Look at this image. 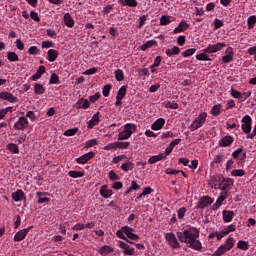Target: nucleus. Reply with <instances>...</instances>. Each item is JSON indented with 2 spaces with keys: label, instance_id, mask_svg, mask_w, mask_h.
<instances>
[{
  "label": "nucleus",
  "instance_id": "f257e3e1",
  "mask_svg": "<svg viewBox=\"0 0 256 256\" xmlns=\"http://www.w3.org/2000/svg\"><path fill=\"white\" fill-rule=\"evenodd\" d=\"M176 235L180 243H186L189 245L190 249L194 251H201V249H203V244L198 240L200 235L199 229L190 228L183 232H177Z\"/></svg>",
  "mask_w": 256,
  "mask_h": 256
},
{
  "label": "nucleus",
  "instance_id": "f03ea898",
  "mask_svg": "<svg viewBox=\"0 0 256 256\" xmlns=\"http://www.w3.org/2000/svg\"><path fill=\"white\" fill-rule=\"evenodd\" d=\"M206 122H207V113L202 112L194 119V121L189 126V129L190 131H197V129H201V127H203Z\"/></svg>",
  "mask_w": 256,
  "mask_h": 256
},
{
  "label": "nucleus",
  "instance_id": "7ed1b4c3",
  "mask_svg": "<svg viewBox=\"0 0 256 256\" xmlns=\"http://www.w3.org/2000/svg\"><path fill=\"white\" fill-rule=\"evenodd\" d=\"M165 239H166V241H168V245H170V247H172V249H180L181 248V244L177 240L175 233H173V232L167 233L165 235Z\"/></svg>",
  "mask_w": 256,
  "mask_h": 256
},
{
  "label": "nucleus",
  "instance_id": "20e7f679",
  "mask_svg": "<svg viewBox=\"0 0 256 256\" xmlns=\"http://www.w3.org/2000/svg\"><path fill=\"white\" fill-rule=\"evenodd\" d=\"M213 202L214 200L210 196H203L199 199L196 209H206L209 205H213Z\"/></svg>",
  "mask_w": 256,
  "mask_h": 256
},
{
  "label": "nucleus",
  "instance_id": "39448f33",
  "mask_svg": "<svg viewBox=\"0 0 256 256\" xmlns=\"http://www.w3.org/2000/svg\"><path fill=\"white\" fill-rule=\"evenodd\" d=\"M251 123H252L251 116L245 115L242 118L241 129H242L243 133H245L246 135H249V133H251Z\"/></svg>",
  "mask_w": 256,
  "mask_h": 256
},
{
  "label": "nucleus",
  "instance_id": "423d86ee",
  "mask_svg": "<svg viewBox=\"0 0 256 256\" xmlns=\"http://www.w3.org/2000/svg\"><path fill=\"white\" fill-rule=\"evenodd\" d=\"M29 127V120L26 117L22 116L18 119V121L14 124V129L16 131H25Z\"/></svg>",
  "mask_w": 256,
  "mask_h": 256
},
{
  "label": "nucleus",
  "instance_id": "0eeeda50",
  "mask_svg": "<svg viewBox=\"0 0 256 256\" xmlns=\"http://www.w3.org/2000/svg\"><path fill=\"white\" fill-rule=\"evenodd\" d=\"M227 47V45L224 42H219L217 44L209 45L206 49H204L205 53H217L218 51H221V49Z\"/></svg>",
  "mask_w": 256,
  "mask_h": 256
},
{
  "label": "nucleus",
  "instance_id": "6e6552de",
  "mask_svg": "<svg viewBox=\"0 0 256 256\" xmlns=\"http://www.w3.org/2000/svg\"><path fill=\"white\" fill-rule=\"evenodd\" d=\"M31 229H33V226H30L28 228H25V229H22V230L18 231L14 235V241L16 243H19L20 241H23V239H25V237H27V234L29 233V231H31Z\"/></svg>",
  "mask_w": 256,
  "mask_h": 256
},
{
  "label": "nucleus",
  "instance_id": "1a4fd4ad",
  "mask_svg": "<svg viewBox=\"0 0 256 256\" xmlns=\"http://www.w3.org/2000/svg\"><path fill=\"white\" fill-rule=\"evenodd\" d=\"M222 179H223L222 183L219 184L218 187L215 186V189H221L222 192H225L226 189H231V187H233V183H234L233 179L231 178H222Z\"/></svg>",
  "mask_w": 256,
  "mask_h": 256
},
{
  "label": "nucleus",
  "instance_id": "9d476101",
  "mask_svg": "<svg viewBox=\"0 0 256 256\" xmlns=\"http://www.w3.org/2000/svg\"><path fill=\"white\" fill-rule=\"evenodd\" d=\"M118 246L120 247V249H123V253L125 255H129V256L135 255V248H131L129 244L120 240L118 242Z\"/></svg>",
  "mask_w": 256,
  "mask_h": 256
},
{
  "label": "nucleus",
  "instance_id": "9b49d317",
  "mask_svg": "<svg viewBox=\"0 0 256 256\" xmlns=\"http://www.w3.org/2000/svg\"><path fill=\"white\" fill-rule=\"evenodd\" d=\"M95 157V152H88L76 159V163L79 165H85V163L91 161Z\"/></svg>",
  "mask_w": 256,
  "mask_h": 256
},
{
  "label": "nucleus",
  "instance_id": "f8f14e48",
  "mask_svg": "<svg viewBox=\"0 0 256 256\" xmlns=\"http://www.w3.org/2000/svg\"><path fill=\"white\" fill-rule=\"evenodd\" d=\"M124 235L131 241H139V235L133 233V228L129 226H123Z\"/></svg>",
  "mask_w": 256,
  "mask_h": 256
},
{
  "label": "nucleus",
  "instance_id": "ddd939ff",
  "mask_svg": "<svg viewBox=\"0 0 256 256\" xmlns=\"http://www.w3.org/2000/svg\"><path fill=\"white\" fill-rule=\"evenodd\" d=\"M229 197V194L227 191L221 192L220 196L217 198L216 202L213 204V210L216 211V209H219L221 205H223V201Z\"/></svg>",
  "mask_w": 256,
  "mask_h": 256
},
{
  "label": "nucleus",
  "instance_id": "4468645a",
  "mask_svg": "<svg viewBox=\"0 0 256 256\" xmlns=\"http://www.w3.org/2000/svg\"><path fill=\"white\" fill-rule=\"evenodd\" d=\"M0 99L3 101H9V103H17V97L13 96L10 92H1Z\"/></svg>",
  "mask_w": 256,
  "mask_h": 256
},
{
  "label": "nucleus",
  "instance_id": "2eb2a0df",
  "mask_svg": "<svg viewBox=\"0 0 256 256\" xmlns=\"http://www.w3.org/2000/svg\"><path fill=\"white\" fill-rule=\"evenodd\" d=\"M222 217L224 223H231V221H233V217H235V212L231 210H224L222 212Z\"/></svg>",
  "mask_w": 256,
  "mask_h": 256
},
{
  "label": "nucleus",
  "instance_id": "dca6fc26",
  "mask_svg": "<svg viewBox=\"0 0 256 256\" xmlns=\"http://www.w3.org/2000/svg\"><path fill=\"white\" fill-rule=\"evenodd\" d=\"M233 137L232 136H224L222 139L219 140L220 147H230L233 145Z\"/></svg>",
  "mask_w": 256,
  "mask_h": 256
},
{
  "label": "nucleus",
  "instance_id": "f3484780",
  "mask_svg": "<svg viewBox=\"0 0 256 256\" xmlns=\"http://www.w3.org/2000/svg\"><path fill=\"white\" fill-rule=\"evenodd\" d=\"M99 121H100V119H99V112H96L92 116L91 120H89L87 122V125H88L87 128L88 129H93V127H95L96 125H99Z\"/></svg>",
  "mask_w": 256,
  "mask_h": 256
},
{
  "label": "nucleus",
  "instance_id": "a211bd4d",
  "mask_svg": "<svg viewBox=\"0 0 256 256\" xmlns=\"http://www.w3.org/2000/svg\"><path fill=\"white\" fill-rule=\"evenodd\" d=\"M165 125V120L163 118H158L152 125L151 129L153 131H161Z\"/></svg>",
  "mask_w": 256,
  "mask_h": 256
},
{
  "label": "nucleus",
  "instance_id": "6ab92c4d",
  "mask_svg": "<svg viewBox=\"0 0 256 256\" xmlns=\"http://www.w3.org/2000/svg\"><path fill=\"white\" fill-rule=\"evenodd\" d=\"M189 29V24L185 21V20H182L179 24H178V27H176L174 29V33L177 34V33H183L184 31H187Z\"/></svg>",
  "mask_w": 256,
  "mask_h": 256
},
{
  "label": "nucleus",
  "instance_id": "aec40b11",
  "mask_svg": "<svg viewBox=\"0 0 256 256\" xmlns=\"http://www.w3.org/2000/svg\"><path fill=\"white\" fill-rule=\"evenodd\" d=\"M100 195H101V197H104V199H109V197H111V195H113V190L107 189V185H103L100 188Z\"/></svg>",
  "mask_w": 256,
  "mask_h": 256
},
{
  "label": "nucleus",
  "instance_id": "412c9836",
  "mask_svg": "<svg viewBox=\"0 0 256 256\" xmlns=\"http://www.w3.org/2000/svg\"><path fill=\"white\" fill-rule=\"evenodd\" d=\"M226 53L227 54L222 57V61L223 63H231V61H233V48H227Z\"/></svg>",
  "mask_w": 256,
  "mask_h": 256
},
{
  "label": "nucleus",
  "instance_id": "4be33fe9",
  "mask_svg": "<svg viewBox=\"0 0 256 256\" xmlns=\"http://www.w3.org/2000/svg\"><path fill=\"white\" fill-rule=\"evenodd\" d=\"M12 199L17 203L19 201H23V199H25V193L23 192V190H17L16 192L12 193Z\"/></svg>",
  "mask_w": 256,
  "mask_h": 256
},
{
  "label": "nucleus",
  "instance_id": "5701e85b",
  "mask_svg": "<svg viewBox=\"0 0 256 256\" xmlns=\"http://www.w3.org/2000/svg\"><path fill=\"white\" fill-rule=\"evenodd\" d=\"M64 24L66 25V27H69L70 29L72 27H75V20H73V17H71V14L66 13L64 15Z\"/></svg>",
  "mask_w": 256,
  "mask_h": 256
},
{
  "label": "nucleus",
  "instance_id": "b1692460",
  "mask_svg": "<svg viewBox=\"0 0 256 256\" xmlns=\"http://www.w3.org/2000/svg\"><path fill=\"white\" fill-rule=\"evenodd\" d=\"M57 57H59V52L57 50H55V49L48 50V58H47V60L50 63H53V62L57 61Z\"/></svg>",
  "mask_w": 256,
  "mask_h": 256
},
{
  "label": "nucleus",
  "instance_id": "393cba45",
  "mask_svg": "<svg viewBox=\"0 0 256 256\" xmlns=\"http://www.w3.org/2000/svg\"><path fill=\"white\" fill-rule=\"evenodd\" d=\"M46 71L47 69H45V66H39L36 73L32 75V81H37V79H41V76L45 74Z\"/></svg>",
  "mask_w": 256,
  "mask_h": 256
},
{
  "label": "nucleus",
  "instance_id": "a878e982",
  "mask_svg": "<svg viewBox=\"0 0 256 256\" xmlns=\"http://www.w3.org/2000/svg\"><path fill=\"white\" fill-rule=\"evenodd\" d=\"M167 155L160 153L156 156H152L149 158L148 163H150V165H154V163H157V161H161L163 159H166Z\"/></svg>",
  "mask_w": 256,
  "mask_h": 256
},
{
  "label": "nucleus",
  "instance_id": "bb28decb",
  "mask_svg": "<svg viewBox=\"0 0 256 256\" xmlns=\"http://www.w3.org/2000/svg\"><path fill=\"white\" fill-rule=\"evenodd\" d=\"M43 195H47L45 192H36V197L38 198L39 205H43V203H49L51 199L48 197H43Z\"/></svg>",
  "mask_w": 256,
  "mask_h": 256
},
{
  "label": "nucleus",
  "instance_id": "cd10ccee",
  "mask_svg": "<svg viewBox=\"0 0 256 256\" xmlns=\"http://www.w3.org/2000/svg\"><path fill=\"white\" fill-rule=\"evenodd\" d=\"M120 4L123 5V7H137L139 5V2L137 0H118Z\"/></svg>",
  "mask_w": 256,
  "mask_h": 256
},
{
  "label": "nucleus",
  "instance_id": "c85d7f7f",
  "mask_svg": "<svg viewBox=\"0 0 256 256\" xmlns=\"http://www.w3.org/2000/svg\"><path fill=\"white\" fill-rule=\"evenodd\" d=\"M223 246L226 247L228 251H231L233 247H235V238L229 236L226 239L225 244H223Z\"/></svg>",
  "mask_w": 256,
  "mask_h": 256
},
{
  "label": "nucleus",
  "instance_id": "c756f323",
  "mask_svg": "<svg viewBox=\"0 0 256 256\" xmlns=\"http://www.w3.org/2000/svg\"><path fill=\"white\" fill-rule=\"evenodd\" d=\"M124 131H127L131 136L133 133L137 131V125L133 123H127L124 125Z\"/></svg>",
  "mask_w": 256,
  "mask_h": 256
},
{
  "label": "nucleus",
  "instance_id": "7c9ffc66",
  "mask_svg": "<svg viewBox=\"0 0 256 256\" xmlns=\"http://www.w3.org/2000/svg\"><path fill=\"white\" fill-rule=\"evenodd\" d=\"M76 105H77V109H89V100L79 99Z\"/></svg>",
  "mask_w": 256,
  "mask_h": 256
},
{
  "label": "nucleus",
  "instance_id": "2f4dec72",
  "mask_svg": "<svg viewBox=\"0 0 256 256\" xmlns=\"http://www.w3.org/2000/svg\"><path fill=\"white\" fill-rule=\"evenodd\" d=\"M179 53H181V49L177 46H174L171 49H166L165 50V54L167 55V57H172V55H179Z\"/></svg>",
  "mask_w": 256,
  "mask_h": 256
},
{
  "label": "nucleus",
  "instance_id": "473e14b6",
  "mask_svg": "<svg viewBox=\"0 0 256 256\" xmlns=\"http://www.w3.org/2000/svg\"><path fill=\"white\" fill-rule=\"evenodd\" d=\"M229 251L226 246L221 245L220 247L217 248V250L212 254V256H222L225 255Z\"/></svg>",
  "mask_w": 256,
  "mask_h": 256
},
{
  "label": "nucleus",
  "instance_id": "72a5a7b5",
  "mask_svg": "<svg viewBox=\"0 0 256 256\" xmlns=\"http://www.w3.org/2000/svg\"><path fill=\"white\" fill-rule=\"evenodd\" d=\"M100 255H109V253H113V247L104 245L99 249Z\"/></svg>",
  "mask_w": 256,
  "mask_h": 256
},
{
  "label": "nucleus",
  "instance_id": "f704fd0d",
  "mask_svg": "<svg viewBox=\"0 0 256 256\" xmlns=\"http://www.w3.org/2000/svg\"><path fill=\"white\" fill-rule=\"evenodd\" d=\"M69 177H72L73 179H79L81 177H84L85 173L82 171H75L71 170L68 172Z\"/></svg>",
  "mask_w": 256,
  "mask_h": 256
},
{
  "label": "nucleus",
  "instance_id": "c9c22d12",
  "mask_svg": "<svg viewBox=\"0 0 256 256\" xmlns=\"http://www.w3.org/2000/svg\"><path fill=\"white\" fill-rule=\"evenodd\" d=\"M34 93L36 95H43V93H45V88L43 87V84L36 83L34 85Z\"/></svg>",
  "mask_w": 256,
  "mask_h": 256
},
{
  "label": "nucleus",
  "instance_id": "e433bc0d",
  "mask_svg": "<svg viewBox=\"0 0 256 256\" xmlns=\"http://www.w3.org/2000/svg\"><path fill=\"white\" fill-rule=\"evenodd\" d=\"M237 248L241 249L242 251H248V249H249V242L240 240L237 243Z\"/></svg>",
  "mask_w": 256,
  "mask_h": 256
},
{
  "label": "nucleus",
  "instance_id": "4c0bfd02",
  "mask_svg": "<svg viewBox=\"0 0 256 256\" xmlns=\"http://www.w3.org/2000/svg\"><path fill=\"white\" fill-rule=\"evenodd\" d=\"M125 95H127V86H121V88L117 92L116 98L124 99Z\"/></svg>",
  "mask_w": 256,
  "mask_h": 256
},
{
  "label": "nucleus",
  "instance_id": "58836bf2",
  "mask_svg": "<svg viewBox=\"0 0 256 256\" xmlns=\"http://www.w3.org/2000/svg\"><path fill=\"white\" fill-rule=\"evenodd\" d=\"M153 45H157V41H155V40L147 41L146 43H144L141 46V50L142 51H147V49H151V47H153Z\"/></svg>",
  "mask_w": 256,
  "mask_h": 256
},
{
  "label": "nucleus",
  "instance_id": "ea45409f",
  "mask_svg": "<svg viewBox=\"0 0 256 256\" xmlns=\"http://www.w3.org/2000/svg\"><path fill=\"white\" fill-rule=\"evenodd\" d=\"M50 85H59V75L52 73L49 80Z\"/></svg>",
  "mask_w": 256,
  "mask_h": 256
},
{
  "label": "nucleus",
  "instance_id": "a19ab883",
  "mask_svg": "<svg viewBox=\"0 0 256 256\" xmlns=\"http://www.w3.org/2000/svg\"><path fill=\"white\" fill-rule=\"evenodd\" d=\"M7 149L8 151H10V153H14V154L19 153V146H17V144L15 143L8 144Z\"/></svg>",
  "mask_w": 256,
  "mask_h": 256
},
{
  "label": "nucleus",
  "instance_id": "79ce46f5",
  "mask_svg": "<svg viewBox=\"0 0 256 256\" xmlns=\"http://www.w3.org/2000/svg\"><path fill=\"white\" fill-rule=\"evenodd\" d=\"M115 79H116V81H119V82H121L125 79V74L123 73V70L117 69L115 71Z\"/></svg>",
  "mask_w": 256,
  "mask_h": 256
},
{
  "label": "nucleus",
  "instance_id": "37998d69",
  "mask_svg": "<svg viewBox=\"0 0 256 256\" xmlns=\"http://www.w3.org/2000/svg\"><path fill=\"white\" fill-rule=\"evenodd\" d=\"M131 136L129 135V132L124 130L122 132H119L118 134V141H125L126 139H129Z\"/></svg>",
  "mask_w": 256,
  "mask_h": 256
},
{
  "label": "nucleus",
  "instance_id": "c03bdc74",
  "mask_svg": "<svg viewBox=\"0 0 256 256\" xmlns=\"http://www.w3.org/2000/svg\"><path fill=\"white\" fill-rule=\"evenodd\" d=\"M120 168L122 169V171H125V173H127V171H132L133 162L123 163Z\"/></svg>",
  "mask_w": 256,
  "mask_h": 256
},
{
  "label": "nucleus",
  "instance_id": "a18cd8bd",
  "mask_svg": "<svg viewBox=\"0 0 256 256\" xmlns=\"http://www.w3.org/2000/svg\"><path fill=\"white\" fill-rule=\"evenodd\" d=\"M165 107L167 109H179V104H177L175 101H166Z\"/></svg>",
  "mask_w": 256,
  "mask_h": 256
},
{
  "label": "nucleus",
  "instance_id": "49530a36",
  "mask_svg": "<svg viewBox=\"0 0 256 256\" xmlns=\"http://www.w3.org/2000/svg\"><path fill=\"white\" fill-rule=\"evenodd\" d=\"M237 229V226L235 224H231L226 226L222 231H224L225 235H229V233H233Z\"/></svg>",
  "mask_w": 256,
  "mask_h": 256
},
{
  "label": "nucleus",
  "instance_id": "de8ad7c7",
  "mask_svg": "<svg viewBox=\"0 0 256 256\" xmlns=\"http://www.w3.org/2000/svg\"><path fill=\"white\" fill-rule=\"evenodd\" d=\"M79 128L68 129L64 132L65 137H73V135H77Z\"/></svg>",
  "mask_w": 256,
  "mask_h": 256
},
{
  "label": "nucleus",
  "instance_id": "09e8293b",
  "mask_svg": "<svg viewBox=\"0 0 256 256\" xmlns=\"http://www.w3.org/2000/svg\"><path fill=\"white\" fill-rule=\"evenodd\" d=\"M212 115H214V117L221 115V104L214 105L212 107Z\"/></svg>",
  "mask_w": 256,
  "mask_h": 256
},
{
  "label": "nucleus",
  "instance_id": "8fccbe9b",
  "mask_svg": "<svg viewBox=\"0 0 256 256\" xmlns=\"http://www.w3.org/2000/svg\"><path fill=\"white\" fill-rule=\"evenodd\" d=\"M255 23H256V17L255 16H250L247 19L248 29H253V27H255Z\"/></svg>",
  "mask_w": 256,
  "mask_h": 256
},
{
  "label": "nucleus",
  "instance_id": "3c124183",
  "mask_svg": "<svg viewBox=\"0 0 256 256\" xmlns=\"http://www.w3.org/2000/svg\"><path fill=\"white\" fill-rule=\"evenodd\" d=\"M169 23H171V19L169 16L167 15L161 16L160 25L165 26V25H169Z\"/></svg>",
  "mask_w": 256,
  "mask_h": 256
},
{
  "label": "nucleus",
  "instance_id": "603ef678",
  "mask_svg": "<svg viewBox=\"0 0 256 256\" xmlns=\"http://www.w3.org/2000/svg\"><path fill=\"white\" fill-rule=\"evenodd\" d=\"M196 59H197V61H211V58H209V56L207 54H205V52L196 55Z\"/></svg>",
  "mask_w": 256,
  "mask_h": 256
},
{
  "label": "nucleus",
  "instance_id": "864d4df0",
  "mask_svg": "<svg viewBox=\"0 0 256 256\" xmlns=\"http://www.w3.org/2000/svg\"><path fill=\"white\" fill-rule=\"evenodd\" d=\"M7 57H8V61H11V62L19 61V56L15 52H9Z\"/></svg>",
  "mask_w": 256,
  "mask_h": 256
},
{
  "label": "nucleus",
  "instance_id": "5fc2aeb1",
  "mask_svg": "<svg viewBox=\"0 0 256 256\" xmlns=\"http://www.w3.org/2000/svg\"><path fill=\"white\" fill-rule=\"evenodd\" d=\"M197 49L195 48H190V49H187L186 51H184L182 53V57H191V55H195Z\"/></svg>",
  "mask_w": 256,
  "mask_h": 256
},
{
  "label": "nucleus",
  "instance_id": "6e6d98bb",
  "mask_svg": "<svg viewBox=\"0 0 256 256\" xmlns=\"http://www.w3.org/2000/svg\"><path fill=\"white\" fill-rule=\"evenodd\" d=\"M232 177H243L245 175V170L243 169H238V170H233L231 172Z\"/></svg>",
  "mask_w": 256,
  "mask_h": 256
},
{
  "label": "nucleus",
  "instance_id": "4d7b16f0",
  "mask_svg": "<svg viewBox=\"0 0 256 256\" xmlns=\"http://www.w3.org/2000/svg\"><path fill=\"white\" fill-rule=\"evenodd\" d=\"M130 142H116L117 149H129Z\"/></svg>",
  "mask_w": 256,
  "mask_h": 256
},
{
  "label": "nucleus",
  "instance_id": "13d9d810",
  "mask_svg": "<svg viewBox=\"0 0 256 256\" xmlns=\"http://www.w3.org/2000/svg\"><path fill=\"white\" fill-rule=\"evenodd\" d=\"M108 177L110 179V181H119L120 177L119 175H117V173H115V171L111 170L108 174Z\"/></svg>",
  "mask_w": 256,
  "mask_h": 256
},
{
  "label": "nucleus",
  "instance_id": "bf43d9fd",
  "mask_svg": "<svg viewBox=\"0 0 256 256\" xmlns=\"http://www.w3.org/2000/svg\"><path fill=\"white\" fill-rule=\"evenodd\" d=\"M30 19H32L33 21H36V23H39V21H41L39 14L35 11L30 12Z\"/></svg>",
  "mask_w": 256,
  "mask_h": 256
},
{
  "label": "nucleus",
  "instance_id": "052dcab7",
  "mask_svg": "<svg viewBox=\"0 0 256 256\" xmlns=\"http://www.w3.org/2000/svg\"><path fill=\"white\" fill-rule=\"evenodd\" d=\"M109 93H111V85L107 84L103 87L102 89V94L105 96V97H109Z\"/></svg>",
  "mask_w": 256,
  "mask_h": 256
},
{
  "label": "nucleus",
  "instance_id": "680f3d73",
  "mask_svg": "<svg viewBox=\"0 0 256 256\" xmlns=\"http://www.w3.org/2000/svg\"><path fill=\"white\" fill-rule=\"evenodd\" d=\"M116 236L118 239H123V241H127V237H125V231H123V227L116 232Z\"/></svg>",
  "mask_w": 256,
  "mask_h": 256
},
{
  "label": "nucleus",
  "instance_id": "e2e57ef3",
  "mask_svg": "<svg viewBox=\"0 0 256 256\" xmlns=\"http://www.w3.org/2000/svg\"><path fill=\"white\" fill-rule=\"evenodd\" d=\"M185 213H187V208L181 207L178 210V219H183V217H185Z\"/></svg>",
  "mask_w": 256,
  "mask_h": 256
},
{
  "label": "nucleus",
  "instance_id": "0e129e2a",
  "mask_svg": "<svg viewBox=\"0 0 256 256\" xmlns=\"http://www.w3.org/2000/svg\"><path fill=\"white\" fill-rule=\"evenodd\" d=\"M97 145V139L93 138L86 142V148L89 149V147H95Z\"/></svg>",
  "mask_w": 256,
  "mask_h": 256
},
{
  "label": "nucleus",
  "instance_id": "69168bd1",
  "mask_svg": "<svg viewBox=\"0 0 256 256\" xmlns=\"http://www.w3.org/2000/svg\"><path fill=\"white\" fill-rule=\"evenodd\" d=\"M231 97H233L234 99H241V92L234 90L233 88H231Z\"/></svg>",
  "mask_w": 256,
  "mask_h": 256
},
{
  "label": "nucleus",
  "instance_id": "338daca9",
  "mask_svg": "<svg viewBox=\"0 0 256 256\" xmlns=\"http://www.w3.org/2000/svg\"><path fill=\"white\" fill-rule=\"evenodd\" d=\"M28 53L29 55H37V53H39V48H37V46H31L28 49Z\"/></svg>",
  "mask_w": 256,
  "mask_h": 256
},
{
  "label": "nucleus",
  "instance_id": "774afa93",
  "mask_svg": "<svg viewBox=\"0 0 256 256\" xmlns=\"http://www.w3.org/2000/svg\"><path fill=\"white\" fill-rule=\"evenodd\" d=\"M221 27H223V21L216 18L214 20V29H221Z\"/></svg>",
  "mask_w": 256,
  "mask_h": 256
}]
</instances>
